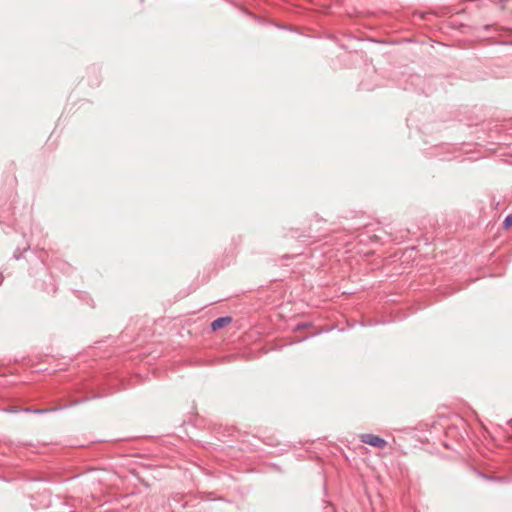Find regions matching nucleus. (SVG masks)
Returning <instances> with one entry per match:
<instances>
[{
  "instance_id": "nucleus-1",
  "label": "nucleus",
  "mask_w": 512,
  "mask_h": 512,
  "mask_svg": "<svg viewBox=\"0 0 512 512\" xmlns=\"http://www.w3.org/2000/svg\"><path fill=\"white\" fill-rule=\"evenodd\" d=\"M360 440L361 442L376 448H384L387 444L383 438L370 433L362 434L360 436Z\"/></svg>"
},
{
  "instance_id": "nucleus-2",
  "label": "nucleus",
  "mask_w": 512,
  "mask_h": 512,
  "mask_svg": "<svg viewBox=\"0 0 512 512\" xmlns=\"http://www.w3.org/2000/svg\"><path fill=\"white\" fill-rule=\"evenodd\" d=\"M231 322H232V318L229 316L220 317L211 323V328L213 331H217V330H220V329L230 325Z\"/></svg>"
},
{
  "instance_id": "nucleus-3",
  "label": "nucleus",
  "mask_w": 512,
  "mask_h": 512,
  "mask_svg": "<svg viewBox=\"0 0 512 512\" xmlns=\"http://www.w3.org/2000/svg\"><path fill=\"white\" fill-rule=\"evenodd\" d=\"M503 225L506 229L510 228L512 226V214L508 215L504 222H503Z\"/></svg>"
}]
</instances>
